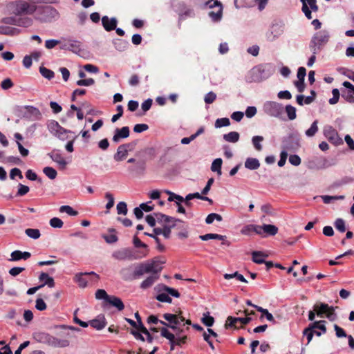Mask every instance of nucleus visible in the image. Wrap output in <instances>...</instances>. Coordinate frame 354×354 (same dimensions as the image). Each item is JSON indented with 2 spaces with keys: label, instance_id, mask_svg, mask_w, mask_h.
<instances>
[{
  "label": "nucleus",
  "instance_id": "obj_6",
  "mask_svg": "<svg viewBox=\"0 0 354 354\" xmlns=\"http://www.w3.org/2000/svg\"><path fill=\"white\" fill-rule=\"evenodd\" d=\"M313 308L319 317H324L325 315L330 321H334L337 318L335 308L326 304L317 303L314 305Z\"/></svg>",
  "mask_w": 354,
  "mask_h": 354
},
{
  "label": "nucleus",
  "instance_id": "obj_5",
  "mask_svg": "<svg viewBox=\"0 0 354 354\" xmlns=\"http://www.w3.org/2000/svg\"><path fill=\"white\" fill-rule=\"evenodd\" d=\"M147 255V252H142L141 256L136 255L131 249L125 248L113 252L112 257L118 261H133L145 257Z\"/></svg>",
  "mask_w": 354,
  "mask_h": 354
},
{
  "label": "nucleus",
  "instance_id": "obj_64",
  "mask_svg": "<svg viewBox=\"0 0 354 354\" xmlns=\"http://www.w3.org/2000/svg\"><path fill=\"white\" fill-rule=\"evenodd\" d=\"M160 334L162 337H165L169 341L173 340L175 337V335L170 333L165 327L160 328Z\"/></svg>",
  "mask_w": 354,
  "mask_h": 354
},
{
  "label": "nucleus",
  "instance_id": "obj_40",
  "mask_svg": "<svg viewBox=\"0 0 354 354\" xmlns=\"http://www.w3.org/2000/svg\"><path fill=\"white\" fill-rule=\"evenodd\" d=\"M341 95L346 102H354V90H342Z\"/></svg>",
  "mask_w": 354,
  "mask_h": 354
},
{
  "label": "nucleus",
  "instance_id": "obj_41",
  "mask_svg": "<svg viewBox=\"0 0 354 354\" xmlns=\"http://www.w3.org/2000/svg\"><path fill=\"white\" fill-rule=\"evenodd\" d=\"M223 160L221 158L215 159L211 165V169L212 171L217 172V174L221 176V166H222Z\"/></svg>",
  "mask_w": 354,
  "mask_h": 354
},
{
  "label": "nucleus",
  "instance_id": "obj_35",
  "mask_svg": "<svg viewBox=\"0 0 354 354\" xmlns=\"http://www.w3.org/2000/svg\"><path fill=\"white\" fill-rule=\"evenodd\" d=\"M252 261L258 264L265 263V258L268 256L261 252L254 251L252 252Z\"/></svg>",
  "mask_w": 354,
  "mask_h": 354
},
{
  "label": "nucleus",
  "instance_id": "obj_38",
  "mask_svg": "<svg viewBox=\"0 0 354 354\" xmlns=\"http://www.w3.org/2000/svg\"><path fill=\"white\" fill-rule=\"evenodd\" d=\"M115 48L119 51L125 50L129 46V42L122 39H116L113 41Z\"/></svg>",
  "mask_w": 354,
  "mask_h": 354
},
{
  "label": "nucleus",
  "instance_id": "obj_51",
  "mask_svg": "<svg viewBox=\"0 0 354 354\" xmlns=\"http://www.w3.org/2000/svg\"><path fill=\"white\" fill-rule=\"evenodd\" d=\"M59 212L61 213H66L70 216H77L78 212L73 209L69 205H62L59 207Z\"/></svg>",
  "mask_w": 354,
  "mask_h": 354
},
{
  "label": "nucleus",
  "instance_id": "obj_30",
  "mask_svg": "<svg viewBox=\"0 0 354 354\" xmlns=\"http://www.w3.org/2000/svg\"><path fill=\"white\" fill-rule=\"evenodd\" d=\"M39 279L41 281H44V283L41 285H47L50 288H53L55 286V282L53 277H50L47 273L42 272L39 277Z\"/></svg>",
  "mask_w": 354,
  "mask_h": 354
},
{
  "label": "nucleus",
  "instance_id": "obj_23",
  "mask_svg": "<svg viewBox=\"0 0 354 354\" xmlns=\"http://www.w3.org/2000/svg\"><path fill=\"white\" fill-rule=\"evenodd\" d=\"M155 216L156 221L162 223L164 225L170 224L171 223H176L177 221L180 222V220H176L173 217L168 216L161 213H156Z\"/></svg>",
  "mask_w": 354,
  "mask_h": 354
},
{
  "label": "nucleus",
  "instance_id": "obj_10",
  "mask_svg": "<svg viewBox=\"0 0 354 354\" xmlns=\"http://www.w3.org/2000/svg\"><path fill=\"white\" fill-rule=\"evenodd\" d=\"M324 135L329 142L336 146L343 143V140L339 136L337 131L331 126H326L324 127Z\"/></svg>",
  "mask_w": 354,
  "mask_h": 354
},
{
  "label": "nucleus",
  "instance_id": "obj_54",
  "mask_svg": "<svg viewBox=\"0 0 354 354\" xmlns=\"http://www.w3.org/2000/svg\"><path fill=\"white\" fill-rule=\"evenodd\" d=\"M230 124V120L227 118H218L215 122L216 128H221L223 127H227Z\"/></svg>",
  "mask_w": 354,
  "mask_h": 354
},
{
  "label": "nucleus",
  "instance_id": "obj_17",
  "mask_svg": "<svg viewBox=\"0 0 354 354\" xmlns=\"http://www.w3.org/2000/svg\"><path fill=\"white\" fill-rule=\"evenodd\" d=\"M50 128L54 134L61 140H64L66 138V133H72L71 131H67L62 127L57 122H52Z\"/></svg>",
  "mask_w": 354,
  "mask_h": 354
},
{
  "label": "nucleus",
  "instance_id": "obj_47",
  "mask_svg": "<svg viewBox=\"0 0 354 354\" xmlns=\"http://www.w3.org/2000/svg\"><path fill=\"white\" fill-rule=\"evenodd\" d=\"M25 233L28 236L33 239H37L41 236L38 229L28 228L25 230Z\"/></svg>",
  "mask_w": 354,
  "mask_h": 354
},
{
  "label": "nucleus",
  "instance_id": "obj_63",
  "mask_svg": "<svg viewBox=\"0 0 354 354\" xmlns=\"http://www.w3.org/2000/svg\"><path fill=\"white\" fill-rule=\"evenodd\" d=\"M160 334L162 337H165L169 341L173 340L175 337V335L170 333L165 327L160 328Z\"/></svg>",
  "mask_w": 354,
  "mask_h": 354
},
{
  "label": "nucleus",
  "instance_id": "obj_55",
  "mask_svg": "<svg viewBox=\"0 0 354 354\" xmlns=\"http://www.w3.org/2000/svg\"><path fill=\"white\" fill-rule=\"evenodd\" d=\"M335 227L340 232L346 231L345 222L342 218H337L334 223Z\"/></svg>",
  "mask_w": 354,
  "mask_h": 354
},
{
  "label": "nucleus",
  "instance_id": "obj_36",
  "mask_svg": "<svg viewBox=\"0 0 354 354\" xmlns=\"http://www.w3.org/2000/svg\"><path fill=\"white\" fill-rule=\"evenodd\" d=\"M91 326L97 330H101L104 328L106 326L105 318L102 317L92 320L91 322Z\"/></svg>",
  "mask_w": 354,
  "mask_h": 354
},
{
  "label": "nucleus",
  "instance_id": "obj_60",
  "mask_svg": "<svg viewBox=\"0 0 354 354\" xmlns=\"http://www.w3.org/2000/svg\"><path fill=\"white\" fill-rule=\"evenodd\" d=\"M95 297L97 299H104L106 301H108V298L110 297L106 292L103 289H98L95 292Z\"/></svg>",
  "mask_w": 354,
  "mask_h": 354
},
{
  "label": "nucleus",
  "instance_id": "obj_25",
  "mask_svg": "<svg viewBox=\"0 0 354 354\" xmlns=\"http://www.w3.org/2000/svg\"><path fill=\"white\" fill-rule=\"evenodd\" d=\"M70 341L66 339H59L53 336L50 346L54 348H66L69 346Z\"/></svg>",
  "mask_w": 354,
  "mask_h": 354
},
{
  "label": "nucleus",
  "instance_id": "obj_50",
  "mask_svg": "<svg viewBox=\"0 0 354 354\" xmlns=\"http://www.w3.org/2000/svg\"><path fill=\"white\" fill-rule=\"evenodd\" d=\"M39 72L43 77L48 80H51L54 77V72L44 66L39 68Z\"/></svg>",
  "mask_w": 354,
  "mask_h": 354
},
{
  "label": "nucleus",
  "instance_id": "obj_12",
  "mask_svg": "<svg viewBox=\"0 0 354 354\" xmlns=\"http://www.w3.org/2000/svg\"><path fill=\"white\" fill-rule=\"evenodd\" d=\"M210 8L217 7L218 10L216 12L211 11L209 12V16L213 21H219L223 15V6L222 3L218 1H214L212 4L209 6Z\"/></svg>",
  "mask_w": 354,
  "mask_h": 354
},
{
  "label": "nucleus",
  "instance_id": "obj_7",
  "mask_svg": "<svg viewBox=\"0 0 354 354\" xmlns=\"http://www.w3.org/2000/svg\"><path fill=\"white\" fill-rule=\"evenodd\" d=\"M263 111L270 117L280 118L283 112V107L282 104L276 102L267 101L263 104Z\"/></svg>",
  "mask_w": 354,
  "mask_h": 354
},
{
  "label": "nucleus",
  "instance_id": "obj_24",
  "mask_svg": "<svg viewBox=\"0 0 354 354\" xmlns=\"http://www.w3.org/2000/svg\"><path fill=\"white\" fill-rule=\"evenodd\" d=\"M306 75V70L304 67H299L297 71L298 80L295 81L294 84L297 88H303L304 84V78Z\"/></svg>",
  "mask_w": 354,
  "mask_h": 354
},
{
  "label": "nucleus",
  "instance_id": "obj_22",
  "mask_svg": "<svg viewBox=\"0 0 354 354\" xmlns=\"http://www.w3.org/2000/svg\"><path fill=\"white\" fill-rule=\"evenodd\" d=\"M199 239H201L202 241H208L209 239H218V240L223 241L222 243V244H223V245H227V246H229L230 244L228 241H225V236L218 234L209 233V234H206L204 235H200Z\"/></svg>",
  "mask_w": 354,
  "mask_h": 354
},
{
  "label": "nucleus",
  "instance_id": "obj_11",
  "mask_svg": "<svg viewBox=\"0 0 354 354\" xmlns=\"http://www.w3.org/2000/svg\"><path fill=\"white\" fill-rule=\"evenodd\" d=\"M282 144L283 149L286 151L297 150L300 146L299 138L293 134L284 138Z\"/></svg>",
  "mask_w": 354,
  "mask_h": 354
},
{
  "label": "nucleus",
  "instance_id": "obj_44",
  "mask_svg": "<svg viewBox=\"0 0 354 354\" xmlns=\"http://www.w3.org/2000/svg\"><path fill=\"white\" fill-rule=\"evenodd\" d=\"M44 174L50 180H53L57 177V171L50 167H46L43 169Z\"/></svg>",
  "mask_w": 354,
  "mask_h": 354
},
{
  "label": "nucleus",
  "instance_id": "obj_3",
  "mask_svg": "<svg viewBox=\"0 0 354 354\" xmlns=\"http://www.w3.org/2000/svg\"><path fill=\"white\" fill-rule=\"evenodd\" d=\"M330 38V32L322 30L315 32L309 43V49L313 54L319 53L328 43Z\"/></svg>",
  "mask_w": 354,
  "mask_h": 354
},
{
  "label": "nucleus",
  "instance_id": "obj_14",
  "mask_svg": "<svg viewBox=\"0 0 354 354\" xmlns=\"http://www.w3.org/2000/svg\"><path fill=\"white\" fill-rule=\"evenodd\" d=\"M60 44V48L62 50H71L74 53H77L80 50V43L75 40L68 39Z\"/></svg>",
  "mask_w": 354,
  "mask_h": 354
},
{
  "label": "nucleus",
  "instance_id": "obj_61",
  "mask_svg": "<svg viewBox=\"0 0 354 354\" xmlns=\"http://www.w3.org/2000/svg\"><path fill=\"white\" fill-rule=\"evenodd\" d=\"M50 225L54 228H61L63 226L64 223L60 218L54 217L50 220Z\"/></svg>",
  "mask_w": 354,
  "mask_h": 354
},
{
  "label": "nucleus",
  "instance_id": "obj_62",
  "mask_svg": "<svg viewBox=\"0 0 354 354\" xmlns=\"http://www.w3.org/2000/svg\"><path fill=\"white\" fill-rule=\"evenodd\" d=\"M117 212L118 214L126 215L127 213V205L124 202H120L117 205Z\"/></svg>",
  "mask_w": 354,
  "mask_h": 354
},
{
  "label": "nucleus",
  "instance_id": "obj_18",
  "mask_svg": "<svg viewBox=\"0 0 354 354\" xmlns=\"http://www.w3.org/2000/svg\"><path fill=\"white\" fill-rule=\"evenodd\" d=\"M118 21L115 17L109 19L107 16L102 18V24L106 31H111L115 29Z\"/></svg>",
  "mask_w": 354,
  "mask_h": 354
},
{
  "label": "nucleus",
  "instance_id": "obj_45",
  "mask_svg": "<svg viewBox=\"0 0 354 354\" xmlns=\"http://www.w3.org/2000/svg\"><path fill=\"white\" fill-rule=\"evenodd\" d=\"M321 198L323 200V202L326 204H328L336 200H343L344 199V195H339V196H328V195H324L322 196Z\"/></svg>",
  "mask_w": 354,
  "mask_h": 354
},
{
  "label": "nucleus",
  "instance_id": "obj_52",
  "mask_svg": "<svg viewBox=\"0 0 354 354\" xmlns=\"http://www.w3.org/2000/svg\"><path fill=\"white\" fill-rule=\"evenodd\" d=\"M263 140V137L261 136H255L252 138V142L254 147V148L257 151H261L262 149V145L261 142Z\"/></svg>",
  "mask_w": 354,
  "mask_h": 354
},
{
  "label": "nucleus",
  "instance_id": "obj_31",
  "mask_svg": "<svg viewBox=\"0 0 354 354\" xmlns=\"http://www.w3.org/2000/svg\"><path fill=\"white\" fill-rule=\"evenodd\" d=\"M79 75L81 78H82V80H80L77 82V84L78 86H91L94 83V80L92 79V78H85L86 77V75L84 74V72L82 71H80L79 73Z\"/></svg>",
  "mask_w": 354,
  "mask_h": 354
},
{
  "label": "nucleus",
  "instance_id": "obj_34",
  "mask_svg": "<svg viewBox=\"0 0 354 354\" xmlns=\"http://www.w3.org/2000/svg\"><path fill=\"white\" fill-rule=\"evenodd\" d=\"M49 156L54 162H57L62 168L66 167L67 162L60 153L53 152Z\"/></svg>",
  "mask_w": 354,
  "mask_h": 354
},
{
  "label": "nucleus",
  "instance_id": "obj_16",
  "mask_svg": "<svg viewBox=\"0 0 354 354\" xmlns=\"http://www.w3.org/2000/svg\"><path fill=\"white\" fill-rule=\"evenodd\" d=\"M33 338L39 343L50 346L53 335L45 332H36L33 334Z\"/></svg>",
  "mask_w": 354,
  "mask_h": 354
},
{
  "label": "nucleus",
  "instance_id": "obj_4",
  "mask_svg": "<svg viewBox=\"0 0 354 354\" xmlns=\"http://www.w3.org/2000/svg\"><path fill=\"white\" fill-rule=\"evenodd\" d=\"M12 5L13 13L16 15H32L37 10L35 5L24 0L15 1Z\"/></svg>",
  "mask_w": 354,
  "mask_h": 354
},
{
  "label": "nucleus",
  "instance_id": "obj_21",
  "mask_svg": "<svg viewBox=\"0 0 354 354\" xmlns=\"http://www.w3.org/2000/svg\"><path fill=\"white\" fill-rule=\"evenodd\" d=\"M129 145H122L118 147L117 152L114 155L115 161H121L124 160L128 155V147Z\"/></svg>",
  "mask_w": 354,
  "mask_h": 354
},
{
  "label": "nucleus",
  "instance_id": "obj_59",
  "mask_svg": "<svg viewBox=\"0 0 354 354\" xmlns=\"http://www.w3.org/2000/svg\"><path fill=\"white\" fill-rule=\"evenodd\" d=\"M325 321L315 322L310 328L313 329L318 328L322 331L323 333L326 332V328L324 325Z\"/></svg>",
  "mask_w": 354,
  "mask_h": 354
},
{
  "label": "nucleus",
  "instance_id": "obj_33",
  "mask_svg": "<svg viewBox=\"0 0 354 354\" xmlns=\"http://www.w3.org/2000/svg\"><path fill=\"white\" fill-rule=\"evenodd\" d=\"M254 308H256L259 312L262 313V315L260 317L261 319H262L263 317H266V318L268 321H270L272 323L276 322L273 315L270 313H269V311L267 309L263 308L259 306H254Z\"/></svg>",
  "mask_w": 354,
  "mask_h": 354
},
{
  "label": "nucleus",
  "instance_id": "obj_56",
  "mask_svg": "<svg viewBox=\"0 0 354 354\" xmlns=\"http://www.w3.org/2000/svg\"><path fill=\"white\" fill-rule=\"evenodd\" d=\"M168 295L169 294L167 292H161L156 297V299L160 302H166L170 304L171 303L172 299Z\"/></svg>",
  "mask_w": 354,
  "mask_h": 354
},
{
  "label": "nucleus",
  "instance_id": "obj_26",
  "mask_svg": "<svg viewBox=\"0 0 354 354\" xmlns=\"http://www.w3.org/2000/svg\"><path fill=\"white\" fill-rule=\"evenodd\" d=\"M10 261H16L21 259H28L30 257L31 254L28 252H21L20 250H15L11 253Z\"/></svg>",
  "mask_w": 354,
  "mask_h": 354
},
{
  "label": "nucleus",
  "instance_id": "obj_49",
  "mask_svg": "<svg viewBox=\"0 0 354 354\" xmlns=\"http://www.w3.org/2000/svg\"><path fill=\"white\" fill-rule=\"evenodd\" d=\"M224 278L225 279H230L232 278H236V279H238L240 281H242L244 283L248 282V281L245 279V277L242 274H239L238 272H235L232 274H225Z\"/></svg>",
  "mask_w": 354,
  "mask_h": 354
},
{
  "label": "nucleus",
  "instance_id": "obj_58",
  "mask_svg": "<svg viewBox=\"0 0 354 354\" xmlns=\"http://www.w3.org/2000/svg\"><path fill=\"white\" fill-rule=\"evenodd\" d=\"M176 225V223H171L168 225H165L162 228V235L168 239L170 236L171 230Z\"/></svg>",
  "mask_w": 354,
  "mask_h": 354
},
{
  "label": "nucleus",
  "instance_id": "obj_27",
  "mask_svg": "<svg viewBox=\"0 0 354 354\" xmlns=\"http://www.w3.org/2000/svg\"><path fill=\"white\" fill-rule=\"evenodd\" d=\"M283 33V30L277 26H273L271 32L266 35L267 39L270 41H274Z\"/></svg>",
  "mask_w": 354,
  "mask_h": 354
},
{
  "label": "nucleus",
  "instance_id": "obj_37",
  "mask_svg": "<svg viewBox=\"0 0 354 354\" xmlns=\"http://www.w3.org/2000/svg\"><path fill=\"white\" fill-rule=\"evenodd\" d=\"M19 32V30L15 28L1 26H0V34L5 35H15Z\"/></svg>",
  "mask_w": 354,
  "mask_h": 354
},
{
  "label": "nucleus",
  "instance_id": "obj_28",
  "mask_svg": "<svg viewBox=\"0 0 354 354\" xmlns=\"http://www.w3.org/2000/svg\"><path fill=\"white\" fill-rule=\"evenodd\" d=\"M106 302L112 306L115 307L119 311H121L124 308V305L122 301L115 296H110Z\"/></svg>",
  "mask_w": 354,
  "mask_h": 354
},
{
  "label": "nucleus",
  "instance_id": "obj_20",
  "mask_svg": "<svg viewBox=\"0 0 354 354\" xmlns=\"http://www.w3.org/2000/svg\"><path fill=\"white\" fill-rule=\"evenodd\" d=\"M155 290L157 291L158 292L165 291V292H167L169 295H170L174 297H176V298L180 297V293L178 292V291L177 290L170 288V287H168L166 285L162 284V283H160V284L157 285L155 287Z\"/></svg>",
  "mask_w": 354,
  "mask_h": 354
},
{
  "label": "nucleus",
  "instance_id": "obj_43",
  "mask_svg": "<svg viewBox=\"0 0 354 354\" xmlns=\"http://www.w3.org/2000/svg\"><path fill=\"white\" fill-rule=\"evenodd\" d=\"M13 24L23 27H30L32 24V20L29 17L19 18Z\"/></svg>",
  "mask_w": 354,
  "mask_h": 354
},
{
  "label": "nucleus",
  "instance_id": "obj_2",
  "mask_svg": "<svg viewBox=\"0 0 354 354\" xmlns=\"http://www.w3.org/2000/svg\"><path fill=\"white\" fill-rule=\"evenodd\" d=\"M275 72V66L272 63H263L253 67L248 73L247 80L250 82L263 81Z\"/></svg>",
  "mask_w": 354,
  "mask_h": 354
},
{
  "label": "nucleus",
  "instance_id": "obj_15",
  "mask_svg": "<svg viewBox=\"0 0 354 354\" xmlns=\"http://www.w3.org/2000/svg\"><path fill=\"white\" fill-rule=\"evenodd\" d=\"M160 272H151L140 285L141 289L146 290L151 287L159 279Z\"/></svg>",
  "mask_w": 354,
  "mask_h": 354
},
{
  "label": "nucleus",
  "instance_id": "obj_9",
  "mask_svg": "<svg viewBox=\"0 0 354 354\" xmlns=\"http://www.w3.org/2000/svg\"><path fill=\"white\" fill-rule=\"evenodd\" d=\"M39 15L36 18L41 21H50L59 16L57 10L50 6L39 8L38 10Z\"/></svg>",
  "mask_w": 354,
  "mask_h": 354
},
{
  "label": "nucleus",
  "instance_id": "obj_46",
  "mask_svg": "<svg viewBox=\"0 0 354 354\" xmlns=\"http://www.w3.org/2000/svg\"><path fill=\"white\" fill-rule=\"evenodd\" d=\"M317 123V120L314 121L310 127L306 131L305 134L307 137H313L316 134L318 131Z\"/></svg>",
  "mask_w": 354,
  "mask_h": 354
},
{
  "label": "nucleus",
  "instance_id": "obj_53",
  "mask_svg": "<svg viewBox=\"0 0 354 354\" xmlns=\"http://www.w3.org/2000/svg\"><path fill=\"white\" fill-rule=\"evenodd\" d=\"M214 220L221 221L223 220V218L220 214H218L216 213H211L206 217L205 222L207 224H211L214 222Z\"/></svg>",
  "mask_w": 354,
  "mask_h": 354
},
{
  "label": "nucleus",
  "instance_id": "obj_13",
  "mask_svg": "<svg viewBox=\"0 0 354 354\" xmlns=\"http://www.w3.org/2000/svg\"><path fill=\"white\" fill-rule=\"evenodd\" d=\"M89 275H93L95 277V281H97L99 279V275L94 273L93 272H85V273H80V274H76L75 281L77 283H78V285L80 287L85 288L87 286V283L88 281L87 277Z\"/></svg>",
  "mask_w": 354,
  "mask_h": 354
},
{
  "label": "nucleus",
  "instance_id": "obj_57",
  "mask_svg": "<svg viewBox=\"0 0 354 354\" xmlns=\"http://www.w3.org/2000/svg\"><path fill=\"white\" fill-rule=\"evenodd\" d=\"M202 322L207 326H212L214 324V319L213 317L209 315V313L203 314Z\"/></svg>",
  "mask_w": 354,
  "mask_h": 354
},
{
  "label": "nucleus",
  "instance_id": "obj_42",
  "mask_svg": "<svg viewBox=\"0 0 354 354\" xmlns=\"http://www.w3.org/2000/svg\"><path fill=\"white\" fill-rule=\"evenodd\" d=\"M263 233L268 235L274 236L278 232V228L274 225L264 224L263 225Z\"/></svg>",
  "mask_w": 354,
  "mask_h": 354
},
{
  "label": "nucleus",
  "instance_id": "obj_32",
  "mask_svg": "<svg viewBox=\"0 0 354 354\" xmlns=\"http://www.w3.org/2000/svg\"><path fill=\"white\" fill-rule=\"evenodd\" d=\"M260 166L258 159L254 158H248L245 162V167L250 170L257 169Z\"/></svg>",
  "mask_w": 354,
  "mask_h": 354
},
{
  "label": "nucleus",
  "instance_id": "obj_1",
  "mask_svg": "<svg viewBox=\"0 0 354 354\" xmlns=\"http://www.w3.org/2000/svg\"><path fill=\"white\" fill-rule=\"evenodd\" d=\"M163 261L156 259L147 261L135 265L134 271L132 274L129 273L130 268H124L120 270V274L126 281L140 279L145 274L151 272H160L162 267L160 266Z\"/></svg>",
  "mask_w": 354,
  "mask_h": 354
},
{
  "label": "nucleus",
  "instance_id": "obj_8",
  "mask_svg": "<svg viewBox=\"0 0 354 354\" xmlns=\"http://www.w3.org/2000/svg\"><path fill=\"white\" fill-rule=\"evenodd\" d=\"M181 312L178 314H170V313H165L162 316L163 318L167 320L169 323H167L164 321L159 320L158 323L167 326L171 328L174 330H177L178 326L180 325L181 322H183L185 318L181 315Z\"/></svg>",
  "mask_w": 354,
  "mask_h": 354
},
{
  "label": "nucleus",
  "instance_id": "obj_29",
  "mask_svg": "<svg viewBox=\"0 0 354 354\" xmlns=\"http://www.w3.org/2000/svg\"><path fill=\"white\" fill-rule=\"evenodd\" d=\"M175 331L176 335V337L175 336V342L176 345L180 346L182 344H185L187 339V336H180V334L185 332V329L180 328V326H178L177 330Z\"/></svg>",
  "mask_w": 354,
  "mask_h": 354
},
{
  "label": "nucleus",
  "instance_id": "obj_48",
  "mask_svg": "<svg viewBox=\"0 0 354 354\" xmlns=\"http://www.w3.org/2000/svg\"><path fill=\"white\" fill-rule=\"evenodd\" d=\"M285 110L290 120H293L296 118V109L294 106L292 105H287L285 107Z\"/></svg>",
  "mask_w": 354,
  "mask_h": 354
},
{
  "label": "nucleus",
  "instance_id": "obj_39",
  "mask_svg": "<svg viewBox=\"0 0 354 354\" xmlns=\"http://www.w3.org/2000/svg\"><path fill=\"white\" fill-rule=\"evenodd\" d=\"M223 139L229 142L235 143L239 140V133L236 131H231L223 135Z\"/></svg>",
  "mask_w": 354,
  "mask_h": 354
},
{
  "label": "nucleus",
  "instance_id": "obj_19",
  "mask_svg": "<svg viewBox=\"0 0 354 354\" xmlns=\"http://www.w3.org/2000/svg\"><path fill=\"white\" fill-rule=\"evenodd\" d=\"M129 136V129L128 127H124L121 129H116L113 137V141L118 142L122 138H127Z\"/></svg>",
  "mask_w": 354,
  "mask_h": 354
}]
</instances>
